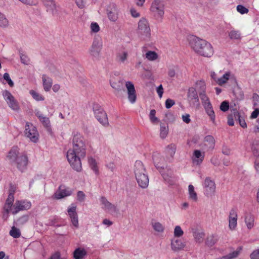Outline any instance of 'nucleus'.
<instances>
[{
	"instance_id": "nucleus-36",
	"label": "nucleus",
	"mask_w": 259,
	"mask_h": 259,
	"mask_svg": "<svg viewBox=\"0 0 259 259\" xmlns=\"http://www.w3.org/2000/svg\"><path fill=\"white\" fill-rule=\"evenodd\" d=\"M145 57L149 61H154L157 60L158 58V55L157 53L154 51H148L145 55Z\"/></svg>"
},
{
	"instance_id": "nucleus-64",
	"label": "nucleus",
	"mask_w": 259,
	"mask_h": 259,
	"mask_svg": "<svg viewBox=\"0 0 259 259\" xmlns=\"http://www.w3.org/2000/svg\"><path fill=\"white\" fill-rule=\"evenodd\" d=\"M182 118L183 121L186 123H189L191 121V119L190 118V115L188 114H185L184 115H183Z\"/></svg>"
},
{
	"instance_id": "nucleus-52",
	"label": "nucleus",
	"mask_w": 259,
	"mask_h": 259,
	"mask_svg": "<svg viewBox=\"0 0 259 259\" xmlns=\"http://www.w3.org/2000/svg\"><path fill=\"white\" fill-rule=\"evenodd\" d=\"M237 11L241 14H247L248 12V9L242 5H238L237 6Z\"/></svg>"
},
{
	"instance_id": "nucleus-19",
	"label": "nucleus",
	"mask_w": 259,
	"mask_h": 259,
	"mask_svg": "<svg viewBox=\"0 0 259 259\" xmlns=\"http://www.w3.org/2000/svg\"><path fill=\"white\" fill-rule=\"evenodd\" d=\"M72 193V190L64 186H60L54 194V197L57 199H61L65 197L70 196Z\"/></svg>"
},
{
	"instance_id": "nucleus-39",
	"label": "nucleus",
	"mask_w": 259,
	"mask_h": 259,
	"mask_svg": "<svg viewBox=\"0 0 259 259\" xmlns=\"http://www.w3.org/2000/svg\"><path fill=\"white\" fill-rule=\"evenodd\" d=\"M253 153L254 155L256 157L254 161V167L256 172L259 175V151L257 150H254Z\"/></svg>"
},
{
	"instance_id": "nucleus-6",
	"label": "nucleus",
	"mask_w": 259,
	"mask_h": 259,
	"mask_svg": "<svg viewBox=\"0 0 259 259\" xmlns=\"http://www.w3.org/2000/svg\"><path fill=\"white\" fill-rule=\"evenodd\" d=\"M150 12L157 20H161L164 14V4L162 0H154L152 3Z\"/></svg>"
},
{
	"instance_id": "nucleus-40",
	"label": "nucleus",
	"mask_w": 259,
	"mask_h": 259,
	"mask_svg": "<svg viewBox=\"0 0 259 259\" xmlns=\"http://www.w3.org/2000/svg\"><path fill=\"white\" fill-rule=\"evenodd\" d=\"M29 93L33 98L37 101H41L45 100V98L43 96L34 90L30 91Z\"/></svg>"
},
{
	"instance_id": "nucleus-42",
	"label": "nucleus",
	"mask_w": 259,
	"mask_h": 259,
	"mask_svg": "<svg viewBox=\"0 0 259 259\" xmlns=\"http://www.w3.org/2000/svg\"><path fill=\"white\" fill-rule=\"evenodd\" d=\"M184 235V231L180 226H176L174 230V235L175 237L179 238Z\"/></svg>"
},
{
	"instance_id": "nucleus-9",
	"label": "nucleus",
	"mask_w": 259,
	"mask_h": 259,
	"mask_svg": "<svg viewBox=\"0 0 259 259\" xmlns=\"http://www.w3.org/2000/svg\"><path fill=\"white\" fill-rule=\"evenodd\" d=\"M209 74L211 79L220 86L226 84L230 79H235L234 75L230 71L225 72L221 77H218L217 73L213 71H211Z\"/></svg>"
},
{
	"instance_id": "nucleus-11",
	"label": "nucleus",
	"mask_w": 259,
	"mask_h": 259,
	"mask_svg": "<svg viewBox=\"0 0 259 259\" xmlns=\"http://www.w3.org/2000/svg\"><path fill=\"white\" fill-rule=\"evenodd\" d=\"M2 95L9 107L14 111L19 110V104L13 95L8 90L2 92Z\"/></svg>"
},
{
	"instance_id": "nucleus-33",
	"label": "nucleus",
	"mask_w": 259,
	"mask_h": 259,
	"mask_svg": "<svg viewBox=\"0 0 259 259\" xmlns=\"http://www.w3.org/2000/svg\"><path fill=\"white\" fill-rule=\"evenodd\" d=\"M240 249H237L225 255L218 257L215 259H235L240 254Z\"/></svg>"
},
{
	"instance_id": "nucleus-45",
	"label": "nucleus",
	"mask_w": 259,
	"mask_h": 259,
	"mask_svg": "<svg viewBox=\"0 0 259 259\" xmlns=\"http://www.w3.org/2000/svg\"><path fill=\"white\" fill-rule=\"evenodd\" d=\"M229 36L231 39H238L240 37V33L238 30H232L229 32Z\"/></svg>"
},
{
	"instance_id": "nucleus-38",
	"label": "nucleus",
	"mask_w": 259,
	"mask_h": 259,
	"mask_svg": "<svg viewBox=\"0 0 259 259\" xmlns=\"http://www.w3.org/2000/svg\"><path fill=\"white\" fill-rule=\"evenodd\" d=\"M204 142L206 145L209 148H213L215 144V140L212 136H207L205 137Z\"/></svg>"
},
{
	"instance_id": "nucleus-16",
	"label": "nucleus",
	"mask_w": 259,
	"mask_h": 259,
	"mask_svg": "<svg viewBox=\"0 0 259 259\" xmlns=\"http://www.w3.org/2000/svg\"><path fill=\"white\" fill-rule=\"evenodd\" d=\"M238 213L235 208H232L228 215V227L230 230H236L237 227Z\"/></svg>"
},
{
	"instance_id": "nucleus-63",
	"label": "nucleus",
	"mask_w": 259,
	"mask_h": 259,
	"mask_svg": "<svg viewBox=\"0 0 259 259\" xmlns=\"http://www.w3.org/2000/svg\"><path fill=\"white\" fill-rule=\"evenodd\" d=\"M211 162L215 166L219 165L220 164V160L218 157L213 156L211 159Z\"/></svg>"
},
{
	"instance_id": "nucleus-49",
	"label": "nucleus",
	"mask_w": 259,
	"mask_h": 259,
	"mask_svg": "<svg viewBox=\"0 0 259 259\" xmlns=\"http://www.w3.org/2000/svg\"><path fill=\"white\" fill-rule=\"evenodd\" d=\"M90 28L91 30V32L95 33L98 32L100 30L99 25L96 22L91 23L90 25Z\"/></svg>"
},
{
	"instance_id": "nucleus-31",
	"label": "nucleus",
	"mask_w": 259,
	"mask_h": 259,
	"mask_svg": "<svg viewBox=\"0 0 259 259\" xmlns=\"http://www.w3.org/2000/svg\"><path fill=\"white\" fill-rule=\"evenodd\" d=\"M86 254V250L83 248L79 247L74 251L73 257L75 259H82Z\"/></svg>"
},
{
	"instance_id": "nucleus-12",
	"label": "nucleus",
	"mask_w": 259,
	"mask_h": 259,
	"mask_svg": "<svg viewBox=\"0 0 259 259\" xmlns=\"http://www.w3.org/2000/svg\"><path fill=\"white\" fill-rule=\"evenodd\" d=\"M14 189L12 188L4 207L5 211L4 216L6 215L7 218L9 217L8 214L10 212L13 214L14 209L15 208V204H13L14 200L13 193H14Z\"/></svg>"
},
{
	"instance_id": "nucleus-55",
	"label": "nucleus",
	"mask_w": 259,
	"mask_h": 259,
	"mask_svg": "<svg viewBox=\"0 0 259 259\" xmlns=\"http://www.w3.org/2000/svg\"><path fill=\"white\" fill-rule=\"evenodd\" d=\"M75 4L77 7L80 9L84 8L85 6V0H74Z\"/></svg>"
},
{
	"instance_id": "nucleus-46",
	"label": "nucleus",
	"mask_w": 259,
	"mask_h": 259,
	"mask_svg": "<svg viewBox=\"0 0 259 259\" xmlns=\"http://www.w3.org/2000/svg\"><path fill=\"white\" fill-rule=\"evenodd\" d=\"M162 176L164 180L169 185H172L175 183V179L171 176L166 173H162Z\"/></svg>"
},
{
	"instance_id": "nucleus-20",
	"label": "nucleus",
	"mask_w": 259,
	"mask_h": 259,
	"mask_svg": "<svg viewBox=\"0 0 259 259\" xmlns=\"http://www.w3.org/2000/svg\"><path fill=\"white\" fill-rule=\"evenodd\" d=\"M125 85L127 89L128 101L132 104L135 103L136 101L137 96L134 84L131 81H126Z\"/></svg>"
},
{
	"instance_id": "nucleus-56",
	"label": "nucleus",
	"mask_w": 259,
	"mask_h": 259,
	"mask_svg": "<svg viewBox=\"0 0 259 259\" xmlns=\"http://www.w3.org/2000/svg\"><path fill=\"white\" fill-rule=\"evenodd\" d=\"M28 220V217L27 215H23L20 217L18 220V224L20 225H23L25 224Z\"/></svg>"
},
{
	"instance_id": "nucleus-60",
	"label": "nucleus",
	"mask_w": 259,
	"mask_h": 259,
	"mask_svg": "<svg viewBox=\"0 0 259 259\" xmlns=\"http://www.w3.org/2000/svg\"><path fill=\"white\" fill-rule=\"evenodd\" d=\"M175 104V101L170 99H168L165 101V107L167 109L171 107Z\"/></svg>"
},
{
	"instance_id": "nucleus-53",
	"label": "nucleus",
	"mask_w": 259,
	"mask_h": 259,
	"mask_svg": "<svg viewBox=\"0 0 259 259\" xmlns=\"http://www.w3.org/2000/svg\"><path fill=\"white\" fill-rule=\"evenodd\" d=\"M3 77H4V79L8 82V83L10 85V87H13L14 86V82L11 79L9 73H5L4 74Z\"/></svg>"
},
{
	"instance_id": "nucleus-62",
	"label": "nucleus",
	"mask_w": 259,
	"mask_h": 259,
	"mask_svg": "<svg viewBox=\"0 0 259 259\" xmlns=\"http://www.w3.org/2000/svg\"><path fill=\"white\" fill-rule=\"evenodd\" d=\"M156 91L159 97L161 98L163 93V89L162 84H160L157 88Z\"/></svg>"
},
{
	"instance_id": "nucleus-25",
	"label": "nucleus",
	"mask_w": 259,
	"mask_h": 259,
	"mask_svg": "<svg viewBox=\"0 0 259 259\" xmlns=\"http://www.w3.org/2000/svg\"><path fill=\"white\" fill-rule=\"evenodd\" d=\"M35 115L39 119V121L43 125L47 128H50L51 127V122L49 118L45 116L40 111L37 110L35 112Z\"/></svg>"
},
{
	"instance_id": "nucleus-43",
	"label": "nucleus",
	"mask_w": 259,
	"mask_h": 259,
	"mask_svg": "<svg viewBox=\"0 0 259 259\" xmlns=\"http://www.w3.org/2000/svg\"><path fill=\"white\" fill-rule=\"evenodd\" d=\"M156 111L154 109H152L150 111L149 113V119L150 121L156 124L159 122V119L155 116Z\"/></svg>"
},
{
	"instance_id": "nucleus-2",
	"label": "nucleus",
	"mask_w": 259,
	"mask_h": 259,
	"mask_svg": "<svg viewBox=\"0 0 259 259\" xmlns=\"http://www.w3.org/2000/svg\"><path fill=\"white\" fill-rule=\"evenodd\" d=\"M206 83L203 79H200L195 82V92L199 96L205 111L213 123L215 122V115L211 104L205 94Z\"/></svg>"
},
{
	"instance_id": "nucleus-30",
	"label": "nucleus",
	"mask_w": 259,
	"mask_h": 259,
	"mask_svg": "<svg viewBox=\"0 0 259 259\" xmlns=\"http://www.w3.org/2000/svg\"><path fill=\"white\" fill-rule=\"evenodd\" d=\"M128 53L126 51H121L117 54L116 60L120 64H125L128 58Z\"/></svg>"
},
{
	"instance_id": "nucleus-35",
	"label": "nucleus",
	"mask_w": 259,
	"mask_h": 259,
	"mask_svg": "<svg viewBox=\"0 0 259 259\" xmlns=\"http://www.w3.org/2000/svg\"><path fill=\"white\" fill-rule=\"evenodd\" d=\"M176 146L171 144L168 146L165 149V153L168 158H172L176 153Z\"/></svg>"
},
{
	"instance_id": "nucleus-3",
	"label": "nucleus",
	"mask_w": 259,
	"mask_h": 259,
	"mask_svg": "<svg viewBox=\"0 0 259 259\" xmlns=\"http://www.w3.org/2000/svg\"><path fill=\"white\" fill-rule=\"evenodd\" d=\"M6 159L11 164H16L18 169L23 170L27 165L28 158L24 153H20L17 146L13 147L8 153Z\"/></svg>"
},
{
	"instance_id": "nucleus-8",
	"label": "nucleus",
	"mask_w": 259,
	"mask_h": 259,
	"mask_svg": "<svg viewBox=\"0 0 259 259\" xmlns=\"http://www.w3.org/2000/svg\"><path fill=\"white\" fill-rule=\"evenodd\" d=\"M203 194L208 198H212L216 192V185L214 180L206 177L202 183Z\"/></svg>"
},
{
	"instance_id": "nucleus-32",
	"label": "nucleus",
	"mask_w": 259,
	"mask_h": 259,
	"mask_svg": "<svg viewBox=\"0 0 259 259\" xmlns=\"http://www.w3.org/2000/svg\"><path fill=\"white\" fill-rule=\"evenodd\" d=\"M151 226L153 230L158 233H163L164 231V225L159 222L153 221L151 222Z\"/></svg>"
},
{
	"instance_id": "nucleus-13",
	"label": "nucleus",
	"mask_w": 259,
	"mask_h": 259,
	"mask_svg": "<svg viewBox=\"0 0 259 259\" xmlns=\"http://www.w3.org/2000/svg\"><path fill=\"white\" fill-rule=\"evenodd\" d=\"M77 206L75 203L71 204L67 208V214L72 225L75 228L79 227L78 215L76 212Z\"/></svg>"
},
{
	"instance_id": "nucleus-18",
	"label": "nucleus",
	"mask_w": 259,
	"mask_h": 259,
	"mask_svg": "<svg viewBox=\"0 0 259 259\" xmlns=\"http://www.w3.org/2000/svg\"><path fill=\"white\" fill-rule=\"evenodd\" d=\"M31 207V203L26 200H17L15 203V208L14 209L13 214L17 213L20 211L26 210L30 209Z\"/></svg>"
},
{
	"instance_id": "nucleus-48",
	"label": "nucleus",
	"mask_w": 259,
	"mask_h": 259,
	"mask_svg": "<svg viewBox=\"0 0 259 259\" xmlns=\"http://www.w3.org/2000/svg\"><path fill=\"white\" fill-rule=\"evenodd\" d=\"M8 21L4 15L0 13V26L6 27L8 25Z\"/></svg>"
},
{
	"instance_id": "nucleus-1",
	"label": "nucleus",
	"mask_w": 259,
	"mask_h": 259,
	"mask_svg": "<svg viewBox=\"0 0 259 259\" xmlns=\"http://www.w3.org/2000/svg\"><path fill=\"white\" fill-rule=\"evenodd\" d=\"M86 142L80 134L77 133L73 136L72 148L67 152V158L71 167L77 171L82 170L80 159L86 155Z\"/></svg>"
},
{
	"instance_id": "nucleus-58",
	"label": "nucleus",
	"mask_w": 259,
	"mask_h": 259,
	"mask_svg": "<svg viewBox=\"0 0 259 259\" xmlns=\"http://www.w3.org/2000/svg\"><path fill=\"white\" fill-rule=\"evenodd\" d=\"M216 239H214L213 237H210L207 239L206 244L208 246H212L216 243Z\"/></svg>"
},
{
	"instance_id": "nucleus-26",
	"label": "nucleus",
	"mask_w": 259,
	"mask_h": 259,
	"mask_svg": "<svg viewBox=\"0 0 259 259\" xmlns=\"http://www.w3.org/2000/svg\"><path fill=\"white\" fill-rule=\"evenodd\" d=\"M152 159L153 163L157 169L160 170L163 168L164 159L159 153H154L153 154Z\"/></svg>"
},
{
	"instance_id": "nucleus-57",
	"label": "nucleus",
	"mask_w": 259,
	"mask_h": 259,
	"mask_svg": "<svg viewBox=\"0 0 259 259\" xmlns=\"http://www.w3.org/2000/svg\"><path fill=\"white\" fill-rule=\"evenodd\" d=\"M130 13L132 17L134 18H138L140 16V13L134 8H132L130 10Z\"/></svg>"
},
{
	"instance_id": "nucleus-34",
	"label": "nucleus",
	"mask_w": 259,
	"mask_h": 259,
	"mask_svg": "<svg viewBox=\"0 0 259 259\" xmlns=\"http://www.w3.org/2000/svg\"><path fill=\"white\" fill-rule=\"evenodd\" d=\"M205 152L200 150H195V165H200L203 161Z\"/></svg>"
},
{
	"instance_id": "nucleus-37",
	"label": "nucleus",
	"mask_w": 259,
	"mask_h": 259,
	"mask_svg": "<svg viewBox=\"0 0 259 259\" xmlns=\"http://www.w3.org/2000/svg\"><path fill=\"white\" fill-rule=\"evenodd\" d=\"M10 235L14 238H18L21 236V233L19 229L13 226L9 232Z\"/></svg>"
},
{
	"instance_id": "nucleus-10",
	"label": "nucleus",
	"mask_w": 259,
	"mask_h": 259,
	"mask_svg": "<svg viewBox=\"0 0 259 259\" xmlns=\"http://www.w3.org/2000/svg\"><path fill=\"white\" fill-rule=\"evenodd\" d=\"M25 136L34 143H36L39 139V134L36 128L32 124L27 122L24 131Z\"/></svg>"
},
{
	"instance_id": "nucleus-17",
	"label": "nucleus",
	"mask_w": 259,
	"mask_h": 259,
	"mask_svg": "<svg viewBox=\"0 0 259 259\" xmlns=\"http://www.w3.org/2000/svg\"><path fill=\"white\" fill-rule=\"evenodd\" d=\"M100 205L102 209L111 213L117 212L116 207L110 203L105 197H101L99 198Z\"/></svg>"
},
{
	"instance_id": "nucleus-50",
	"label": "nucleus",
	"mask_w": 259,
	"mask_h": 259,
	"mask_svg": "<svg viewBox=\"0 0 259 259\" xmlns=\"http://www.w3.org/2000/svg\"><path fill=\"white\" fill-rule=\"evenodd\" d=\"M77 200L80 202H83L85 198V194L82 191H79L77 193Z\"/></svg>"
},
{
	"instance_id": "nucleus-23",
	"label": "nucleus",
	"mask_w": 259,
	"mask_h": 259,
	"mask_svg": "<svg viewBox=\"0 0 259 259\" xmlns=\"http://www.w3.org/2000/svg\"><path fill=\"white\" fill-rule=\"evenodd\" d=\"M186 243L179 239L171 240L170 247L174 251H178L185 248Z\"/></svg>"
},
{
	"instance_id": "nucleus-44",
	"label": "nucleus",
	"mask_w": 259,
	"mask_h": 259,
	"mask_svg": "<svg viewBox=\"0 0 259 259\" xmlns=\"http://www.w3.org/2000/svg\"><path fill=\"white\" fill-rule=\"evenodd\" d=\"M168 126L164 124H161L160 125V135L162 138H165L168 134Z\"/></svg>"
},
{
	"instance_id": "nucleus-22",
	"label": "nucleus",
	"mask_w": 259,
	"mask_h": 259,
	"mask_svg": "<svg viewBox=\"0 0 259 259\" xmlns=\"http://www.w3.org/2000/svg\"><path fill=\"white\" fill-rule=\"evenodd\" d=\"M244 222L247 229L251 230L254 226V216L250 212L245 213L243 216Z\"/></svg>"
},
{
	"instance_id": "nucleus-15",
	"label": "nucleus",
	"mask_w": 259,
	"mask_h": 259,
	"mask_svg": "<svg viewBox=\"0 0 259 259\" xmlns=\"http://www.w3.org/2000/svg\"><path fill=\"white\" fill-rule=\"evenodd\" d=\"M94 112L96 119L103 125L108 124V119L106 113L102 108L98 105L94 107Z\"/></svg>"
},
{
	"instance_id": "nucleus-54",
	"label": "nucleus",
	"mask_w": 259,
	"mask_h": 259,
	"mask_svg": "<svg viewBox=\"0 0 259 259\" xmlns=\"http://www.w3.org/2000/svg\"><path fill=\"white\" fill-rule=\"evenodd\" d=\"M250 259H259V249L254 250L250 254Z\"/></svg>"
},
{
	"instance_id": "nucleus-59",
	"label": "nucleus",
	"mask_w": 259,
	"mask_h": 259,
	"mask_svg": "<svg viewBox=\"0 0 259 259\" xmlns=\"http://www.w3.org/2000/svg\"><path fill=\"white\" fill-rule=\"evenodd\" d=\"M189 197L191 199H194V187L192 185L189 186Z\"/></svg>"
},
{
	"instance_id": "nucleus-28",
	"label": "nucleus",
	"mask_w": 259,
	"mask_h": 259,
	"mask_svg": "<svg viewBox=\"0 0 259 259\" xmlns=\"http://www.w3.org/2000/svg\"><path fill=\"white\" fill-rule=\"evenodd\" d=\"M42 81L44 90L47 92L50 91L53 84L52 79L45 75H43Z\"/></svg>"
},
{
	"instance_id": "nucleus-14",
	"label": "nucleus",
	"mask_w": 259,
	"mask_h": 259,
	"mask_svg": "<svg viewBox=\"0 0 259 259\" xmlns=\"http://www.w3.org/2000/svg\"><path fill=\"white\" fill-rule=\"evenodd\" d=\"M106 13L108 19L112 22H116L119 18V11L113 3H110L106 9Z\"/></svg>"
},
{
	"instance_id": "nucleus-41",
	"label": "nucleus",
	"mask_w": 259,
	"mask_h": 259,
	"mask_svg": "<svg viewBox=\"0 0 259 259\" xmlns=\"http://www.w3.org/2000/svg\"><path fill=\"white\" fill-rule=\"evenodd\" d=\"M204 234L203 231L200 230L195 231V242H201L203 240Z\"/></svg>"
},
{
	"instance_id": "nucleus-7",
	"label": "nucleus",
	"mask_w": 259,
	"mask_h": 259,
	"mask_svg": "<svg viewBox=\"0 0 259 259\" xmlns=\"http://www.w3.org/2000/svg\"><path fill=\"white\" fill-rule=\"evenodd\" d=\"M102 46L103 42L101 38L95 37L89 50V54L93 60H98L100 58Z\"/></svg>"
},
{
	"instance_id": "nucleus-61",
	"label": "nucleus",
	"mask_w": 259,
	"mask_h": 259,
	"mask_svg": "<svg viewBox=\"0 0 259 259\" xmlns=\"http://www.w3.org/2000/svg\"><path fill=\"white\" fill-rule=\"evenodd\" d=\"M20 58H21V61L22 63H23L24 64H26V65L29 64V60L26 56L24 55H21L20 56Z\"/></svg>"
},
{
	"instance_id": "nucleus-24",
	"label": "nucleus",
	"mask_w": 259,
	"mask_h": 259,
	"mask_svg": "<svg viewBox=\"0 0 259 259\" xmlns=\"http://www.w3.org/2000/svg\"><path fill=\"white\" fill-rule=\"evenodd\" d=\"M47 12L54 14L57 12V5L54 0H42Z\"/></svg>"
},
{
	"instance_id": "nucleus-29",
	"label": "nucleus",
	"mask_w": 259,
	"mask_h": 259,
	"mask_svg": "<svg viewBox=\"0 0 259 259\" xmlns=\"http://www.w3.org/2000/svg\"><path fill=\"white\" fill-rule=\"evenodd\" d=\"M88 163L91 169L96 175L99 174L98 163L96 159L93 157H88Z\"/></svg>"
},
{
	"instance_id": "nucleus-21",
	"label": "nucleus",
	"mask_w": 259,
	"mask_h": 259,
	"mask_svg": "<svg viewBox=\"0 0 259 259\" xmlns=\"http://www.w3.org/2000/svg\"><path fill=\"white\" fill-rule=\"evenodd\" d=\"M138 31L142 34L148 36L150 34V29L148 21L145 18H141L138 23Z\"/></svg>"
},
{
	"instance_id": "nucleus-4",
	"label": "nucleus",
	"mask_w": 259,
	"mask_h": 259,
	"mask_svg": "<svg viewBox=\"0 0 259 259\" xmlns=\"http://www.w3.org/2000/svg\"><path fill=\"white\" fill-rule=\"evenodd\" d=\"M133 172L139 186L142 189L147 188L149 182V177L144 165L141 161L135 162Z\"/></svg>"
},
{
	"instance_id": "nucleus-27",
	"label": "nucleus",
	"mask_w": 259,
	"mask_h": 259,
	"mask_svg": "<svg viewBox=\"0 0 259 259\" xmlns=\"http://www.w3.org/2000/svg\"><path fill=\"white\" fill-rule=\"evenodd\" d=\"M253 106L254 111L251 113L250 118L255 119L257 118L259 115V97L257 95L253 96Z\"/></svg>"
},
{
	"instance_id": "nucleus-5",
	"label": "nucleus",
	"mask_w": 259,
	"mask_h": 259,
	"mask_svg": "<svg viewBox=\"0 0 259 259\" xmlns=\"http://www.w3.org/2000/svg\"><path fill=\"white\" fill-rule=\"evenodd\" d=\"M195 53L209 58L213 55L214 51L212 45L209 42L204 39L195 37Z\"/></svg>"
},
{
	"instance_id": "nucleus-51",
	"label": "nucleus",
	"mask_w": 259,
	"mask_h": 259,
	"mask_svg": "<svg viewBox=\"0 0 259 259\" xmlns=\"http://www.w3.org/2000/svg\"><path fill=\"white\" fill-rule=\"evenodd\" d=\"M220 110L223 112H226L229 110V102L225 101H223L220 105Z\"/></svg>"
},
{
	"instance_id": "nucleus-47",
	"label": "nucleus",
	"mask_w": 259,
	"mask_h": 259,
	"mask_svg": "<svg viewBox=\"0 0 259 259\" xmlns=\"http://www.w3.org/2000/svg\"><path fill=\"white\" fill-rule=\"evenodd\" d=\"M178 68L177 66H170L168 68V75L170 77H174L176 75V71L178 70Z\"/></svg>"
}]
</instances>
